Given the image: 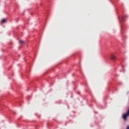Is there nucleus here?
Masks as SVG:
<instances>
[{"label":"nucleus","instance_id":"obj_4","mask_svg":"<svg viewBox=\"0 0 129 129\" xmlns=\"http://www.w3.org/2000/svg\"><path fill=\"white\" fill-rule=\"evenodd\" d=\"M19 42L20 43V44H24V41L23 40H20Z\"/></svg>","mask_w":129,"mask_h":129},{"label":"nucleus","instance_id":"obj_1","mask_svg":"<svg viewBox=\"0 0 129 129\" xmlns=\"http://www.w3.org/2000/svg\"><path fill=\"white\" fill-rule=\"evenodd\" d=\"M128 116H129V109L125 114L122 115V117L124 120L126 121Z\"/></svg>","mask_w":129,"mask_h":129},{"label":"nucleus","instance_id":"obj_2","mask_svg":"<svg viewBox=\"0 0 129 129\" xmlns=\"http://www.w3.org/2000/svg\"><path fill=\"white\" fill-rule=\"evenodd\" d=\"M111 60H114L115 59H116V57L114 56L113 54H112L111 55Z\"/></svg>","mask_w":129,"mask_h":129},{"label":"nucleus","instance_id":"obj_3","mask_svg":"<svg viewBox=\"0 0 129 129\" xmlns=\"http://www.w3.org/2000/svg\"><path fill=\"white\" fill-rule=\"evenodd\" d=\"M2 23H6V19H3L2 20Z\"/></svg>","mask_w":129,"mask_h":129},{"label":"nucleus","instance_id":"obj_5","mask_svg":"<svg viewBox=\"0 0 129 129\" xmlns=\"http://www.w3.org/2000/svg\"><path fill=\"white\" fill-rule=\"evenodd\" d=\"M126 129H129V126H127Z\"/></svg>","mask_w":129,"mask_h":129}]
</instances>
